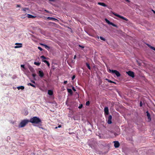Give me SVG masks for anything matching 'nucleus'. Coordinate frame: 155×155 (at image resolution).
I'll use <instances>...</instances> for the list:
<instances>
[{"instance_id": "44", "label": "nucleus", "mask_w": 155, "mask_h": 155, "mask_svg": "<svg viewBox=\"0 0 155 155\" xmlns=\"http://www.w3.org/2000/svg\"><path fill=\"white\" fill-rule=\"evenodd\" d=\"M76 55H74V59H75V58H76Z\"/></svg>"}, {"instance_id": "6", "label": "nucleus", "mask_w": 155, "mask_h": 155, "mask_svg": "<svg viewBox=\"0 0 155 155\" xmlns=\"http://www.w3.org/2000/svg\"><path fill=\"white\" fill-rule=\"evenodd\" d=\"M127 74L128 75L131 77L132 78H134V73L131 71H129L127 72Z\"/></svg>"}, {"instance_id": "19", "label": "nucleus", "mask_w": 155, "mask_h": 155, "mask_svg": "<svg viewBox=\"0 0 155 155\" xmlns=\"http://www.w3.org/2000/svg\"><path fill=\"white\" fill-rule=\"evenodd\" d=\"M147 45L148 46V47H149L151 49H153L155 51V48L154 47L152 46H151L150 45L147 44Z\"/></svg>"}, {"instance_id": "38", "label": "nucleus", "mask_w": 155, "mask_h": 155, "mask_svg": "<svg viewBox=\"0 0 155 155\" xmlns=\"http://www.w3.org/2000/svg\"><path fill=\"white\" fill-rule=\"evenodd\" d=\"M72 90L74 91H76V90L75 89L74 87H72Z\"/></svg>"}, {"instance_id": "15", "label": "nucleus", "mask_w": 155, "mask_h": 155, "mask_svg": "<svg viewBox=\"0 0 155 155\" xmlns=\"http://www.w3.org/2000/svg\"><path fill=\"white\" fill-rule=\"evenodd\" d=\"M53 94V91L51 90H48V94L49 95L51 96Z\"/></svg>"}, {"instance_id": "1", "label": "nucleus", "mask_w": 155, "mask_h": 155, "mask_svg": "<svg viewBox=\"0 0 155 155\" xmlns=\"http://www.w3.org/2000/svg\"><path fill=\"white\" fill-rule=\"evenodd\" d=\"M29 122L33 124H40L38 126L39 127L42 129V128H41L40 127V126H41V121L39 117L35 116L32 118H30Z\"/></svg>"}, {"instance_id": "8", "label": "nucleus", "mask_w": 155, "mask_h": 155, "mask_svg": "<svg viewBox=\"0 0 155 155\" xmlns=\"http://www.w3.org/2000/svg\"><path fill=\"white\" fill-rule=\"evenodd\" d=\"M112 117L111 115H109L108 117V119L107 120V123L109 124H111L112 123Z\"/></svg>"}, {"instance_id": "21", "label": "nucleus", "mask_w": 155, "mask_h": 155, "mask_svg": "<svg viewBox=\"0 0 155 155\" xmlns=\"http://www.w3.org/2000/svg\"><path fill=\"white\" fill-rule=\"evenodd\" d=\"M67 90L68 92L70 94H72V93H73L72 91V90L71 89L68 88L67 89Z\"/></svg>"}, {"instance_id": "4", "label": "nucleus", "mask_w": 155, "mask_h": 155, "mask_svg": "<svg viewBox=\"0 0 155 155\" xmlns=\"http://www.w3.org/2000/svg\"><path fill=\"white\" fill-rule=\"evenodd\" d=\"M105 20L106 21V22L109 25H111L117 28V26L115 25L113 23L110 22L109 20H108L107 18H106L105 19Z\"/></svg>"}, {"instance_id": "26", "label": "nucleus", "mask_w": 155, "mask_h": 155, "mask_svg": "<svg viewBox=\"0 0 155 155\" xmlns=\"http://www.w3.org/2000/svg\"><path fill=\"white\" fill-rule=\"evenodd\" d=\"M40 64H41L40 62H39L38 61L35 62L34 63V64H35L37 66H39L40 65Z\"/></svg>"}, {"instance_id": "9", "label": "nucleus", "mask_w": 155, "mask_h": 155, "mask_svg": "<svg viewBox=\"0 0 155 155\" xmlns=\"http://www.w3.org/2000/svg\"><path fill=\"white\" fill-rule=\"evenodd\" d=\"M15 45H16L14 47V48H20L22 47V44L21 43H17L15 44Z\"/></svg>"}, {"instance_id": "48", "label": "nucleus", "mask_w": 155, "mask_h": 155, "mask_svg": "<svg viewBox=\"0 0 155 155\" xmlns=\"http://www.w3.org/2000/svg\"><path fill=\"white\" fill-rule=\"evenodd\" d=\"M152 11H153L154 13H155V11L153 10Z\"/></svg>"}, {"instance_id": "11", "label": "nucleus", "mask_w": 155, "mask_h": 155, "mask_svg": "<svg viewBox=\"0 0 155 155\" xmlns=\"http://www.w3.org/2000/svg\"><path fill=\"white\" fill-rule=\"evenodd\" d=\"M104 112L105 114L106 115H108L109 114V110L107 107H105L104 108Z\"/></svg>"}, {"instance_id": "3", "label": "nucleus", "mask_w": 155, "mask_h": 155, "mask_svg": "<svg viewBox=\"0 0 155 155\" xmlns=\"http://www.w3.org/2000/svg\"><path fill=\"white\" fill-rule=\"evenodd\" d=\"M109 71L110 73L112 74H115L117 77H119L120 75V74L119 72L117 70H110V69H109Z\"/></svg>"}, {"instance_id": "5", "label": "nucleus", "mask_w": 155, "mask_h": 155, "mask_svg": "<svg viewBox=\"0 0 155 155\" xmlns=\"http://www.w3.org/2000/svg\"><path fill=\"white\" fill-rule=\"evenodd\" d=\"M113 14H114V15L117 16L120 18H121L125 20L126 21H127L128 20L127 18H126L122 16H121L118 14H117L115 13H113Z\"/></svg>"}, {"instance_id": "23", "label": "nucleus", "mask_w": 155, "mask_h": 155, "mask_svg": "<svg viewBox=\"0 0 155 155\" xmlns=\"http://www.w3.org/2000/svg\"><path fill=\"white\" fill-rule=\"evenodd\" d=\"M28 85H30L31 86H32V87H33L35 88H36V86L35 85L33 84H31V83H28Z\"/></svg>"}, {"instance_id": "20", "label": "nucleus", "mask_w": 155, "mask_h": 155, "mask_svg": "<svg viewBox=\"0 0 155 155\" xmlns=\"http://www.w3.org/2000/svg\"><path fill=\"white\" fill-rule=\"evenodd\" d=\"M28 68L31 72H33L34 71V70L33 68H32L31 66H29Z\"/></svg>"}, {"instance_id": "46", "label": "nucleus", "mask_w": 155, "mask_h": 155, "mask_svg": "<svg viewBox=\"0 0 155 155\" xmlns=\"http://www.w3.org/2000/svg\"><path fill=\"white\" fill-rule=\"evenodd\" d=\"M26 8H25L23 9L24 11H26Z\"/></svg>"}, {"instance_id": "34", "label": "nucleus", "mask_w": 155, "mask_h": 155, "mask_svg": "<svg viewBox=\"0 0 155 155\" xmlns=\"http://www.w3.org/2000/svg\"><path fill=\"white\" fill-rule=\"evenodd\" d=\"M75 75H73L72 77V80H73L75 78Z\"/></svg>"}, {"instance_id": "41", "label": "nucleus", "mask_w": 155, "mask_h": 155, "mask_svg": "<svg viewBox=\"0 0 155 155\" xmlns=\"http://www.w3.org/2000/svg\"><path fill=\"white\" fill-rule=\"evenodd\" d=\"M68 81H64V84H66L67 83Z\"/></svg>"}, {"instance_id": "24", "label": "nucleus", "mask_w": 155, "mask_h": 155, "mask_svg": "<svg viewBox=\"0 0 155 155\" xmlns=\"http://www.w3.org/2000/svg\"><path fill=\"white\" fill-rule=\"evenodd\" d=\"M89 145L92 149H95V147L94 145H92V144L89 143Z\"/></svg>"}, {"instance_id": "40", "label": "nucleus", "mask_w": 155, "mask_h": 155, "mask_svg": "<svg viewBox=\"0 0 155 155\" xmlns=\"http://www.w3.org/2000/svg\"><path fill=\"white\" fill-rule=\"evenodd\" d=\"M31 81L32 83H34V84H35V81H34L33 80H31Z\"/></svg>"}, {"instance_id": "7", "label": "nucleus", "mask_w": 155, "mask_h": 155, "mask_svg": "<svg viewBox=\"0 0 155 155\" xmlns=\"http://www.w3.org/2000/svg\"><path fill=\"white\" fill-rule=\"evenodd\" d=\"M38 74L40 77L41 78L43 77L44 75V73L42 70H40L38 71Z\"/></svg>"}, {"instance_id": "31", "label": "nucleus", "mask_w": 155, "mask_h": 155, "mask_svg": "<svg viewBox=\"0 0 155 155\" xmlns=\"http://www.w3.org/2000/svg\"><path fill=\"white\" fill-rule=\"evenodd\" d=\"M41 58H42L44 59H47V58L46 57H45V56H44L43 55L41 56Z\"/></svg>"}, {"instance_id": "12", "label": "nucleus", "mask_w": 155, "mask_h": 155, "mask_svg": "<svg viewBox=\"0 0 155 155\" xmlns=\"http://www.w3.org/2000/svg\"><path fill=\"white\" fill-rule=\"evenodd\" d=\"M47 19L48 20H52L55 21H58V20L57 19L53 17H48L47 18Z\"/></svg>"}, {"instance_id": "25", "label": "nucleus", "mask_w": 155, "mask_h": 155, "mask_svg": "<svg viewBox=\"0 0 155 155\" xmlns=\"http://www.w3.org/2000/svg\"><path fill=\"white\" fill-rule=\"evenodd\" d=\"M106 80L107 81L109 82H110V83H114L115 84H116V83L113 81H112L110 80H109V79H106Z\"/></svg>"}, {"instance_id": "17", "label": "nucleus", "mask_w": 155, "mask_h": 155, "mask_svg": "<svg viewBox=\"0 0 155 155\" xmlns=\"http://www.w3.org/2000/svg\"><path fill=\"white\" fill-rule=\"evenodd\" d=\"M27 17L29 18H33L36 17V16H34L31 14H28L27 15Z\"/></svg>"}, {"instance_id": "14", "label": "nucleus", "mask_w": 155, "mask_h": 155, "mask_svg": "<svg viewBox=\"0 0 155 155\" xmlns=\"http://www.w3.org/2000/svg\"><path fill=\"white\" fill-rule=\"evenodd\" d=\"M146 113H147V117L148 119H149L150 120H151V118L150 115V113L147 111L146 112Z\"/></svg>"}, {"instance_id": "29", "label": "nucleus", "mask_w": 155, "mask_h": 155, "mask_svg": "<svg viewBox=\"0 0 155 155\" xmlns=\"http://www.w3.org/2000/svg\"><path fill=\"white\" fill-rule=\"evenodd\" d=\"M90 104V101H88L87 102H86L85 104L86 106H88Z\"/></svg>"}, {"instance_id": "39", "label": "nucleus", "mask_w": 155, "mask_h": 155, "mask_svg": "<svg viewBox=\"0 0 155 155\" xmlns=\"http://www.w3.org/2000/svg\"><path fill=\"white\" fill-rule=\"evenodd\" d=\"M61 127V125H59L58 127H55V129H57V128H60Z\"/></svg>"}, {"instance_id": "16", "label": "nucleus", "mask_w": 155, "mask_h": 155, "mask_svg": "<svg viewBox=\"0 0 155 155\" xmlns=\"http://www.w3.org/2000/svg\"><path fill=\"white\" fill-rule=\"evenodd\" d=\"M42 61L43 62H44L46 64L48 67H49L50 66V64L49 63L48 61H47L45 60H42Z\"/></svg>"}, {"instance_id": "37", "label": "nucleus", "mask_w": 155, "mask_h": 155, "mask_svg": "<svg viewBox=\"0 0 155 155\" xmlns=\"http://www.w3.org/2000/svg\"><path fill=\"white\" fill-rule=\"evenodd\" d=\"M21 68H25V65H24V64H21Z\"/></svg>"}, {"instance_id": "10", "label": "nucleus", "mask_w": 155, "mask_h": 155, "mask_svg": "<svg viewBox=\"0 0 155 155\" xmlns=\"http://www.w3.org/2000/svg\"><path fill=\"white\" fill-rule=\"evenodd\" d=\"M113 143H114V147L115 148L118 147L120 146V144L118 141H114Z\"/></svg>"}, {"instance_id": "42", "label": "nucleus", "mask_w": 155, "mask_h": 155, "mask_svg": "<svg viewBox=\"0 0 155 155\" xmlns=\"http://www.w3.org/2000/svg\"><path fill=\"white\" fill-rule=\"evenodd\" d=\"M17 7H18L20 8V7H21V5H17Z\"/></svg>"}, {"instance_id": "28", "label": "nucleus", "mask_w": 155, "mask_h": 155, "mask_svg": "<svg viewBox=\"0 0 155 155\" xmlns=\"http://www.w3.org/2000/svg\"><path fill=\"white\" fill-rule=\"evenodd\" d=\"M32 75L33 78L34 79V80H36V79L35 78V77L36 76V74L35 73H33V74H32Z\"/></svg>"}, {"instance_id": "47", "label": "nucleus", "mask_w": 155, "mask_h": 155, "mask_svg": "<svg viewBox=\"0 0 155 155\" xmlns=\"http://www.w3.org/2000/svg\"><path fill=\"white\" fill-rule=\"evenodd\" d=\"M50 1H52V2H54V0H49Z\"/></svg>"}, {"instance_id": "33", "label": "nucleus", "mask_w": 155, "mask_h": 155, "mask_svg": "<svg viewBox=\"0 0 155 155\" xmlns=\"http://www.w3.org/2000/svg\"><path fill=\"white\" fill-rule=\"evenodd\" d=\"M82 107H83V105L82 104H81L79 105V106L78 107V108L79 109H81V108H82Z\"/></svg>"}, {"instance_id": "2", "label": "nucleus", "mask_w": 155, "mask_h": 155, "mask_svg": "<svg viewBox=\"0 0 155 155\" xmlns=\"http://www.w3.org/2000/svg\"><path fill=\"white\" fill-rule=\"evenodd\" d=\"M29 122L27 119H25L22 120L18 126L19 128H21L24 127L25 125Z\"/></svg>"}, {"instance_id": "49", "label": "nucleus", "mask_w": 155, "mask_h": 155, "mask_svg": "<svg viewBox=\"0 0 155 155\" xmlns=\"http://www.w3.org/2000/svg\"><path fill=\"white\" fill-rule=\"evenodd\" d=\"M8 137L10 138V137Z\"/></svg>"}, {"instance_id": "18", "label": "nucleus", "mask_w": 155, "mask_h": 155, "mask_svg": "<svg viewBox=\"0 0 155 155\" xmlns=\"http://www.w3.org/2000/svg\"><path fill=\"white\" fill-rule=\"evenodd\" d=\"M41 45H42L44 46L46 49H48L50 48V47L48 46L45 44H41Z\"/></svg>"}, {"instance_id": "22", "label": "nucleus", "mask_w": 155, "mask_h": 155, "mask_svg": "<svg viewBox=\"0 0 155 155\" xmlns=\"http://www.w3.org/2000/svg\"><path fill=\"white\" fill-rule=\"evenodd\" d=\"M17 88L18 90H19L20 89H21V90H23L25 88L23 86H20L17 87Z\"/></svg>"}, {"instance_id": "27", "label": "nucleus", "mask_w": 155, "mask_h": 155, "mask_svg": "<svg viewBox=\"0 0 155 155\" xmlns=\"http://www.w3.org/2000/svg\"><path fill=\"white\" fill-rule=\"evenodd\" d=\"M86 65L87 67L89 69L91 70V67L90 66V64L87 63H86Z\"/></svg>"}, {"instance_id": "36", "label": "nucleus", "mask_w": 155, "mask_h": 155, "mask_svg": "<svg viewBox=\"0 0 155 155\" xmlns=\"http://www.w3.org/2000/svg\"><path fill=\"white\" fill-rule=\"evenodd\" d=\"M78 46H79V47L81 48H84V46H81V45H79Z\"/></svg>"}, {"instance_id": "30", "label": "nucleus", "mask_w": 155, "mask_h": 155, "mask_svg": "<svg viewBox=\"0 0 155 155\" xmlns=\"http://www.w3.org/2000/svg\"><path fill=\"white\" fill-rule=\"evenodd\" d=\"M100 39L102 40H103L104 41H105V39L102 36H100Z\"/></svg>"}, {"instance_id": "32", "label": "nucleus", "mask_w": 155, "mask_h": 155, "mask_svg": "<svg viewBox=\"0 0 155 155\" xmlns=\"http://www.w3.org/2000/svg\"><path fill=\"white\" fill-rule=\"evenodd\" d=\"M38 48L40 51H42V48L41 47H39V46H38Z\"/></svg>"}, {"instance_id": "43", "label": "nucleus", "mask_w": 155, "mask_h": 155, "mask_svg": "<svg viewBox=\"0 0 155 155\" xmlns=\"http://www.w3.org/2000/svg\"><path fill=\"white\" fill-rule=\"evenodd\" d=\"M44 11H45L46 12H47V13H49V12L46 10L45 9Z\"/></svg>"}, {"instance_id": "13", "label": "nucleus", "mask_w": 155, "mask_h": 155, "mask_svg": "<svg viewBox=\"0 0 155 155\" xmlns=\"http://www.w3.org/2000/svg\"><path fill=\"white\" fill-rule=\"evenodd\" d=\"M98 4L104 7H106L107 6V5H106L105 3L103 2H98Z\"/></svg>"}, {"instance_id": "35", "label": "nucleus", "mask_w": 155, "mask_h": 155, "mask_svg": "<svg viewBox=\"0 0 155 155\" xmlns=\"http://www.w3.org/2000/svg\"><path fill=\"white\" fill-rule=\"evenodd\" d=\"M143 105L141 101H140V107H142Z\"/></svg>"}, {"instance_id": "45", "label": "nucleus", "mask_w": 155, "mask_h": 155, "mask_svg": "<svg viewBox=\"0 0 155 155\" xmlns=\"http://www.w3.org/2000/svg\"><path fill=\"white\" fill-rule=\"evenodd\" d=\"M39 89L41 91H44V90L41 87H39Z\"/></svg>"}]
</instances>
